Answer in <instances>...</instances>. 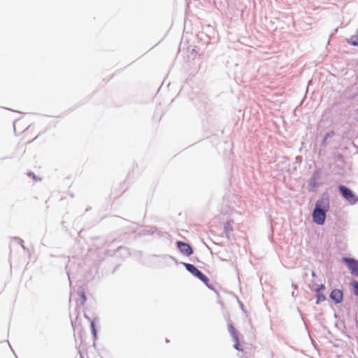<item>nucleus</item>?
Listing matches in <instances>:
<instances>
[{
    "mask_svg": "<svg viewBox=\"0 0 358 358\" xmlns=\"http://www.w3.org/2000/svg\"><path fill=\"white\" fill-rule=\"evenodd\" d=\"M324 289V285H321L316 289V292H317V301H316L317 303H319L320 302L323 301L325 299V296H324V294L320 293V291Z\"/></svg>",
    "mask_w": 358,
    "mask_h": 358,
    "instance_id": "nucleus-9",
    "label": "nucleus"
},
{
    "mask_svg": "<svg viewBox=\"0 0 358 358\" xmlns=\"http://www.w3.org/2000/svg\"><path fill=\"white\" fill-rule=\"evenodd\" d=\"M338 189L344 199L350 203L355 204L358 201V197L349 188L340 185Z\"/></svg>",
    "mask_w": 358,
    "mask_h": 358,
    "instance_id": "nucleus-3",
    "label": "nucleus"
},
{
    "mask_svg": "<svg viewBox=\"0 0 358 358\" xmlns=\"http://www.w3.org/2000/svg\"><path fill=\"white\" fill-rule=\"evenodd\" d=\"M184 266L186 268V269L193 275L197 277L206 285H208V278L204 274H203L199 270H198L194 265L188 263H184Z\"/></svg>",
    "mask_w": 358,
    "mask_h": 358,
    "instance_id": "nucleus-4",
    "label": "nucleus"
},
{
    "mask_svg": "<svg viewBox=\"0 0 358 358\" xmlns=\"http://www.w3.org/2000/svg\"><path fill=\"white\" fill-rule=\"evenodd\" d=\"M82 296H83V299L85 300V296L84 294H82Z\"/></svg>",
    "mask_w": 358,
    "mask_h": 358,
    "instance_id": "nucleus-16",
    "label": "nucleus"
},
{
    "mask_svg": "<svg viewBox=\"0 0 358 358\" xmlns=\"http://www.w3.org/2000/svg\"><path fill=\"white\" fill-rule=\"evenodd\" d=\"M348 43L352 45L358 46V33L352 36L348 41Z\"/></svg>",
    "mask_w": 358,
    "mask_h": 358,
    "instance_id": "nucleus-10",
    "label": "nucleus"
},
{
    "mask_svg": "<svg viewBox=\"0 0 358 358\" xmlns=\"http://www.w3.org/2000/svg\"><path fill=\"white\" fill-rule=\"evenodd\" d=\"M334 135V131H331L329 133H327L326 135H325V137L324 138V142L329 137H332Z\"/></svg>",
    "mask_w": 358,
    "mask_h": 358,
    "instance_id": "nucleus-15",
    "label": "nucleus"
},
{
    "mask_svg": "<svg viewBox=\"0 0 358 358\" xmlns=\"http://www.w3.org/2000/svg\"><path fill=\"white\" fill-rule=\"evenodd\" d=\"M22 124V121L20 120H18L14 122L13 127L14 130L16 134L18 133V131L17 129V127H19Z\"/></svg>",
    "mask_w": 358,
    "mask_h": 358,
    "instance_id": "nucleus-12",
    "label": "nucleus"
},
{
    "mask_svg": "<svg viewBox=\"0 0 358 358\" xmlns=\"http://www.w3.org/2000/svg\"><path fill=\"white\" fill-rule=\"evenodd\" d=\"M351 285L352 286V287L354 289V294L356 296H358V282L352 281L351 283Z\"/></svg>",
    "mask_w": 358,
    "mask_h": 358,
    "instance_id": "nucleus-11",
    "label": "nucleus"
},
{
    "mask_svg": "<svg viewBox=\"0 0 358 358\" xmlns=\"http://www.w3.org/2000/svg\"><path fill=\"white\" fill-rule=\"evenodd\" d=\"M228 330L231 336H232L234 341H236L237 339H238V334L232 324H228Z\"/></svg>",
    "mask_w": 358,
    "mask_h": 358,
    "instance_id": "nucleus-8",
    "label": "nucleus"
},
{
    "mask_svg": "<svg viewBox=\"0 0 358 358\" xmlns=\"http://www.w3.org/2000/svg\"><path fill=\"white\" fill-rule=\"evenodd\" d=\"M330 297L336 303H341L343 300V292L340 289H334L330 294Z\"/></svg>",
    "mask_w": 358,
    "mask_h": 358,
    "instance_id": "nucleus-7",
    "label": "nucleus"
},
{
    "mask_svg": "<svg viewBox=\"0 0 358 358\" xmlns=\"http://www.w3.org/2000/svg\"><path fill=\"white\" fill-rule=\"evenodd\" d=\"M82 358H83V357H82Z\"/></svg>",
    "mask_w": 358,
    "mask_h": 358,
    "instance_id": "nucleus-17",
    "label": "nucleus"
},
{
    "mask_svg": "<svg viewBox=\"0 0 358 358\" xmlns=\"http://www.w3.org/2000/svg\"><path fill=\"white\" fill-rule=\"evenodd\" d=\"M176 245L180 252L183 255L190 256L193 253V250L188 243L179 241L176 243Z\"/></svg>",
    "mask_w": 358,
    "mask_h": 358,
    "instance_id": "nucleus-6",
    "label": "nucleus"
},
{
    "mask_svg": "<svg viewBox=\"0 0 358 358\" xmlns=\"http://www.w3.org/2000/svg\"><path fill=\"white\" fill-rule=\"evenodd\" d=\"M37 137L36 133L34 131V127L28 126L20 135V141L24 143H29Z\"/></svg>",
    "mask_w": 358,
    "mask_h": 358,
    "instance_id": "nucleus-2",
    "label": "nucleus"
},
{
    "mask_svg": "<svg viewBox=\"0 0 358 358\" xmlns=\"http://www.w3.org/2000/svg\"><path fill=\"white\" fill-rule=\"evenodd\" d=\"M343 260L348 264L352 274L358 277V261L348 257L343 258Z\"/></svg>",
    "mask_w": 358,
    "mask_h": 358,
    "instance_id": "nucleus-5",
    "label": "nucleus"
},
{
    "mask_svg": "<svg viewBox=\"0 0 358 358\" xmlns=\"http://www.w3.org/2000/svg\"><path fill=\"white\" fill-rule=\"evenodd\" d=\"M234 341V348L238 350H241L240 348H239V345H240V343H239V338L237 339L236 341Z\"/></svg>",
    "mask_w": 358,
    "mask_h": 358,
    "instance_id": "nucleus-14",
    "label": "nucleus"
},
{
    "mask_svg": "<svg viewBox=\"0 0 358 358\" xmlns=\"http://www.w3.org/2000/svg\"><path fill=\"white\" fill-rule=\"evenodd\" d=\"M324 201H319L317 202L316 208L313 213V220L317 224H323L326 218L325 211L321 208V207H325V205H323Z\"/></svg>",
    "mask_w": 358,
    "mask_h": 358,
    "instance_id": "nucleus-1",
    "label": "nucleus"
},
{
    "mask_svg": "<svg viewBox=\"0 0 358 358\" xmlns=\"http://www.w3.org/2000/svg\"><path fill=\"white\" fill-rule=\"evenodd\" d=\"M91 329H92V331L94 334V336L96 337V329H95V324L93 322H91Z\"/></svg>",
    "mask_w": 358,
    "mask_h": 358,
    "instance_id": "nucleus-13",
    "label": "nucleus"
}]
</instances>
